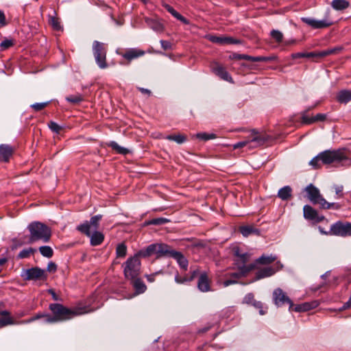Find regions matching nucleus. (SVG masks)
<instances>
[{"label":"nucleus","instance_id":"obj_1","mask_svg":"<svg viewBox=\"0 0 351 351\" xmlns=\"http://www.w3.org/2000/svg\"><path fill=\"white\" fill-rule=\"evenodd\" d=\"M140 254L149 257L152 255H156L157 258L168 256L174 258L180 267L184 270H186L189 265L188 260L180 252L171 250L170 246L165 243H153L149 245L145 249L140 252Z\"/></svg>","mask_w":351,"mask_h":351},{"label":"nucleus","instance_id":"obj_2","mask_svg":"<svg viewBox=\"0 0 351 351\" xmlns=\"http://www.w3.org/2000/svg\"><path fill=\"white\" fill-rule=\"evenodd\" d=\"M49 309L52 315L48 314L47 319L45 320L47 324L65 322L86 313L85 307L70 308L60 303H51Z\"/></svg>","mask_w":351,"mask_h":351},{"label":"nucleus","instance_id":"obj_3","mask_svg":"<svg viewBox=\"0 0 351 351\" xmlns=\"http://www.w3.org/2000/svg\"><path fill=\"white\" fill-rule=\"evenodd\" d=\"M29 232L27 243L32 244L38 241L48 243L51 237V228L40 221H32L27 227Z\"/></svg>","mask_w":351,"mask_h":351},{"label":"nucleus","instance_id":"obj_4","mask_svg":"<svg viewBox=\"0 0 351 351\" xmlns=\"http://www.w3.org/2000/svg\"><path fill=\"white\" fill-rule=\"evenodd\" d=\"M334 162H341L339 149H327L318 154L313 158L309 165L314 169H318L322 165H328Z\"/></svg>","mask_w":351,"mask_h":351},{"label":"nucleus","instance_id":"obj_5","mask_svg":"<svg viewBox=\"0 0 351 351\" xmlns=\"http://www.w3.org/2000/svg\"><path fill=\"white\" fill-rule=\"evenodd\" d=\"M307 197L313 204H319L321 208L324 209H335L340 208V204L338 203L328 202L320 194L319 189L312 184H310L306 188Z\"/></svg>","mask_w":351,"mask_h":351},{"label":"nucleus","instance_id":"obj_6","mask_svg":"<svg viewBox=\"0 0 351 351\" xmlns=\"http://www.w3.org/2000/svg\"><path fill=\"white\" fill-rule=\"evenodd\" d=\"M230 250L233 256L234 267H240L249 271L254 269V263L247 264L251 256L250 253L244 252L238 244L232 245Z\"/></svg>","mask_w":351,"mask_h":351},{"label":"nucleus","instance_id":"obj_7","mask_svg":"<svg viewBox=\"0 0 351 351\" xmlns=\"http://www.w3.org/2000/svg\"><path fill=\"white\" fill-rule=\"evenodd\" d=\"M145 249V248H143L139 250L133 256L128 258L124 263L123 273L127 279L136 278L139 276L141 270V261L139 260V257L145 258L141 255L140 252Z\"/></svg>","mask_w":351,"mask_h":351},{"label":"nucleus","instance_id":"obj_8","mask_svg":"<svg viewBox=\"0 0 351 351\" xmlns=\"http://www.w3.org/2000/svg\"><path fill=\"white\" fill-rule=\"evenodd\" d=\"M319 230L324 234L346 237L351 236V223L337 221L330 226L328 232L324 231L321 226H319Z\"/></svg>","mask_w":351,"mask_h":351},{"label":"nucleus","instance_id":"obj_9","mask_svg":"<svg viewBox=\"0 0 351 351\" xmlns=\"http://www.w3.org/2000/svg\"><path fill=\"white\" fill-rule=\"evenodd\" d=\"M93 51L95 62L100 69L108 67L106 62V49L104 44L99 41H94L93 44Z\"/></svg>","mask_w":351,"mask_h":351},{"label":"nucleus","instance_id":"obj_10","mask_svg":"<svg viewBox=\"0 0 351 351\" xmlns=\"http://www.w3.org/2000/svg\"><path fill=\"white\" fill-rule=\"evenodd\" d=\"M272 299L274 304L278 307H280L285 304H288L289 305V311L292 312L293 302L282 289L277 288L274 289L272 294Z\"/></svg>","mask_w":351,"mask_h":351},{"label":"nucleus","instance_id":"obj_11","mask_svg":"<svg viewBox=\"0 0 351 351\" xmlns=\"http://www.w3.org/2000/svg\"><path fill=\"white\" fill-rule=\"evenodd\" d=\"M101 218V215L93 216L89 221H86L84 223L77 226V230L86 236H90V228L93 227L95 230H97L99 228V221Z\"/></svg>","mask_w":351,"mask_h":351},{"label":"nucleus","instance_id":"obj_12","mask_svg":"<svg viewBox=\"0 0 351 351\" xmlns=\"http://www.w3.org/2000/svg\"><path fill=\"white\" fill-rule=\"evenodd\" d=\"M21 276L25 280H38L46 278L45 271L38 267L24 269Z\"/></svg>","mask_w":351,"mask_h":351},{"label":"nucleus","instance_id":"obj_13","mask_svg":"<svg viewBox=\"0 0 351 351\" xmlns=\"http://www.w3.org/2000/svg\"><path fill=\"white\" fill-rule=\"evenodd\" d=\"M301 21L313 29H324L332 25V22L326 18L317 20L311 17H302Z\"/></svg>","mask_w":351,"mask_h":351},{"label":"nucleus","instance_id":"obj_14","mask_svg":"<svg viewBox=\"0 0 351 351\" xmlns=\"http://www.w3.org/2000/svg\"><path fill=\"white\" fill-rule=\"evenodd\" d=\"M311 108L304 110L300 112L301 114V122L302 124L304 125H311L315 122L318 121H324L326 119V114L319 113L317 114L315 116L309 117L307 113L310 110Z\"/></svg>","mask_w":351,"mask_h":351},{"label":"nucleus","instance_id":"obj_15","mask_svg":"<svg viewBox=\"0 0 351 351\" xmlns=\"http://www.w3.org/2000/svg\"><path fill=\"white\" fill-rule=\"evenodd\" d=\"M303 213L305 219L314 221L316 223L321 222L325 219L323 215H319L317 211L309 205L304 206Z\"/></svg>","mask_w":351,"mask_h":351},{"label":"nucleus","instance_id":"obj_16","mask_svg":"<svg viewBox=\"0 0 351 351\" xmlns=\"http://www.w3.org/2000/svg\"><path fill=\"white\" fill-rule=\"evenodd\" d=\"M211 281L206 272L200 274L197 280V289L201 292H208L211 291Z\"/></svg>","mask_w":351,"mask_h":351},{"label":"nucleus","instance_id":"obj_17","mask_svg":"<svg viewBox=\"0 0 351 351\" xmlns=\"http://www.w3.org/2000/svg\"><path fill=\"white\" fill-rule=\"evenodd\" d=\"M208 39L212 43H217L219 45H233L241 43L239 40L230 36H210Z\"/></svg>","mask_w":351,"mask_h":351},{"label":"nucleus","instance_id":"obj_18","mask_svg":"<svg viewBox=\"0 0 351 351\" xmlns=\"http://www.w3.org/2000/svg\"><path fill=\"white\" fill-rule=\"evenodd\" d=\"M339 152L341 162V166H349L351 164V144L342 148H339Z\"/></svg>","mask_w":351,"mask_h":351},{"label":"nucleus","instance_id":"obj_19","mask_svg":"<svg viewBox=\"0 0 351 351\" xmlns=\"http://www.w3.org/2000/svg\"><path fill=\"white\" fill-rule=\"evenodd\" d=\"M269 139L267 135L265 134H261L255 130H252L251 132V138L250 140V143H254V146H261L265 144Z\"/></svg>","mask_w":351,"mask_h":351},{"label":"nucleus","instance_id":"obj_20","mask_svg":"<svg viewBox=\"0 0 351 351\" xmlns=\"http://www.w3.org/2000/svg\"><path fill=\"white\" fill-rule=\"evenodd\" d=\"M14 153L13 147L7 144L0 145V162H8Z\"/></svg>","mask_w":351,"mask_h":351},{"label":"nucleus","instance_id":"obj_21","mask_svg":"<svg viewBox=\"0 0 351 351\" xmlns=\"http://www.w3.org/2000/svg\"><path fill=\"white\" fill-rule=\"evenodd\" d=\"M278 269H275L273 267H265L258 269L256 272L255 280H258L262 278L270 277L273 276Z\"/></svg>","mask_w":351,"mask_h":351},{"label":"nucleus","instance_id":"obj_22","mask_svg":"<svg viewBox=\"0 0 351 351\" xmlns=\"http://www.w3.org/2000/svg\"><path fill=\"white\" fill-rule=\"evenodd\" d=\"M317 301H313L310 302H304L300 304L293 305L292 311L295 312H306L309 310L313 309L318 306Z\"/></svg>","mask_w":351,"mask_h":351},{"label":"nucleus","instance_id":"obj_23","mask_svg":"<svg viewBox=\"0 0 351 351\" xmlns=\"http://www.w3.org/2000/svg\"><path fill=\"white\" fill-rule=\"evenodd\" d=\"M145 54V51L136 48H131L128 49L124 53L122 54L123 58L128 61L138 58Z\"/></svg>","mask_w":351,"mask_h":351},{"label":"nucleus","instance_id":"obj_24","mask_svg":"<svg viewBox=\"0 0 351 351\" xmlns=\"http://www.w3.org/2000/svg\"><path fill=\"white\" fill-rule=\"evenodd\" d=\"M130 280H131V284L132 285V286L135 290V293L136 295L141 294L146 291L147 287H146L145 284L141 278H138V276L136 277V278H133V279H130Z\"/></svg>","mask_w":351,"mask_h":351},{"label":"nucleus","instance_id":"obj_25","mask_svg":"<svg viewBox=\"0 0 351 351\" xmlns=\"http://www.w3.org/2000/svg\"><path fill=\"white\" fill-rule=\"evenodd\" d=\"M213 71L221 79L229 82H233L232 77L224 67L218 65L213 69Z\"/></svg>","mask_w":351,"mask_h":351},{"label":"nucleus","instance_id":"obj_26","mask_svg":"<svg viewBox=\"0 0 351 351\" xmlns=\"http://www.w3.org/2000/svg\"><path fill=\"white\" fill-rule=\"evenodd\" d=\"M162 6L165 10L169 12L173 16H174L178 21L182 22L184 24H189V21L184 17L182 14L178 12L172 6L167 3H165Z\"/></svg>","mask_w":351,"mask_h":351},{"label":"nucleus","instance_id":"obj_27","mask_svg":"<svg viewBox=\"0 0 351 351\" xmlns=\"http://www.w3.org/2000/svg\"><path fill=\"white\" fill-rule=\"evenodd\" d=\"M88 237L90 238V243L92 246L99 245L104 240V235L98 231L90 233V236Z\"/></svg>","mask_w":351,"mask_h":351},{"label":"nucleus","instance_id":"obj_28","mask_svg":"<svg viewBox=\"0 0 351 351\" xmlns=\"http://www.w3.org/2000/svg\"><path fill=\"white\" fill-rule=\"evenodd\" d=\"M292 59L302 58H312L316 59H320L319 51H312V52H298L291 54Z\"/></svg>","mask_w":351,"mask_h":351},{"label":"nucleus","instance_id":"obj_29","mask_svg":"<svg viewBox=\"0 0 351 351\" xmlns=\"http://www.w3.org/2000/svg\"><path fill=\"white\" fill-rule=\"evenodd\" d=\"M337 99L339 103L347 104L351 101V90H340L337 95Z\"/></svg>","mask_w":351,"mask_h":351},{"label":"nucleus","instance_id":"obj_30","mask_svg":"<svg viewBox=\"0 0 351 351\" xmlns=\"http://www.w3.org/2000/svg\"><path fill=\"white\" fill-rule=\"evenodd\" d=\"M292 194V189L289 186H285L281 188L278 192V197L282 200H288Z\"/></svg>","mask_w":351,"mask_h":351},{"label":"nucleus","instance_id":"obj_31","mask_svg":"<svg viewBox=\"0 0 351 351\" xmlns=\"http://www.w3.org/2000/svg\"><path fill=\"white\" fill-rule=\"evenodd\" d=\"M331 6L335 10H343L350 6V2L346 0H333Z\"/></svg>","mask_w":351,"mask_h":351},{"label":"nucleus","instance_id":"obj_32","mask_svg":"<svg viewBox=\"0 0 351 351\" xmlns=\"http://www.w3.org/2000/svg\"><path fill=\"white\" fill-rule=\"evenodd\" d=\"M343 47L341 46L335 47L332 48L327 49L323 51H319V57L320 58H323L326 56H328L330 55L338 54L341 51Z\"/></svg>","mask_w":351,"mask_h":351},{"label":"nucleus","instance_id":"obj_33","mask_svg":"<svg viewBox=\"0 0 351 351\" xmlns=\"http://www.w3.org/2000/svg\"><path fill=\"white\" fill-rule=\"evenodd\" d=\"M277 257L275 255H266L263 254L258 258L256 260V263L261 265H268L276 260Z\"/></svg>","mask_w":351,"mask_h":351},{"label":"nucleus","instance_id":"obj_34","mask_svg":"<svg viewBox=\"0 0 351 351\" xmlns=\"http://www.w3.org/2000/svg\"><path fill=\"white\" fill-rule=\"evenodd\" d=\"M108 146L111 147L113 150H114L117 154L122 155H127L130 153L129 149L119 145V144L115 141H110L108 143Z\"/></svg>","mask_w":351,"mask_h":351},{"label":"nucleus","instance_id":"obj_35","mask_svg":"<svg viewBox=\"0 0 351 351\" xmlns=\"http://www.w3.org/2000/svg\"><path fill=\"white\" fill-rule=\"evenodd\" d=\"M239 231L242 234V235L245 237H248L252 234H259V230L254 228L251 226H243L239 228Z\"/></svg>","mask_w":351,"mask_h":351},{"label":"nucleus","instance_id":"obj_36","mask_svg":"<svg viewBox=\"0 0 351 351\" xmlns=\"http://www.w3.org/2000/svg\"><path fill=\"white\" fill-rule=\"evenodd\" d=\"M235 268L237 269L238 271L237 272H232L229 274L230 276L233 278V280L245 277L251 271L240 267H235Z\"/></svg>","mask_w":351,"mask_h":351},{"label":"nucleus","instance_id":"obj_37","mask_svg":"<svg viewBox=\"0 0 351 351\" xmlns=\"http://www.w3.org/2000/svg\"><path fill=\"white\" fill-rule=\"evenodd\" d=\"M165 138L169 141H173L178 144H182L186 141V136L181 134L167 135Z\"/></svg>","mask_w":351,"mask_h":351},{"label":"nucleus","instance_id":"obj_38","mask_svg":"<svg viewBox=\"0 0 351 351\" xmlns=\"http://www.w3.org/2000/svg\"><path fill=\"white\" fill-rule=\"evenodd\" d=\"M148 25L156 32H161L163 29V25L159 21L155 19H147Z\"/></svg>","mask_w":351,"mask_h":351},{"label":"nucleus","instance_id":"obj_39","mask_svg":"<svg viewBox=\"0 0 351 351\" xmlns=\"http://www.w3.org/2000/svg\"><path fill=\"white\" fill-rule=\"evenodd\" d=\"M276 59L275 56H250V61L252 62H271Z\"/></svg>","mask_w":351,"mask_h":351},{"label":"nucleus","instance_id":"obj_40","mask_svg":"<svg viewBox=\"0 0 351 351\" xmlns=\"http://www.w3.org/2000/svg\"><path fill=\"white\" fill-rule=\"evenodd\" d=\"M39 252L41 255L46 258H51L53 255V249L48 245H43L39 247Z\"/></svg>","mask_w":351,"mask_h":351},{"label":"nucleus","instance_id":"obj_41","mask_svg":"<svg viewBox=\"0 0 351 351\" xmlns=\"http://www.w3.org/2000/svg\"><path fill=\"white\" fill-rule=\"evenodd\" d=\"M251 306L258 309L261 315H264L267 312L268 307L265 306L264 304L261 301L256 300Z\"/></svg>","mask_w":351,"mask_h":351},{"label":"nucleus","instance_id":"obj_42","mask_svg":"<svg viewBox=\"0 0 351 351\" xmlns=\"http://www.w3.org/2000/svg\"><path fill=\"white\" fill-rule=\"evenodd\" d=\"M169 222V219L164 217L154 218L145 222L147 225L160 226Z\"/></svg>","mask_w":351,"mask_h":351},{"label":"nucleus","instance_id":"obj_43","mask_svg":"<svg viewBox=\"0 0 351 351\" xmlns=\"http://www.w3.org/2000/svg\"><path fill=\"white\" fill-rule=\"evenodd\" d=\"M196 138L206 141L211 139H215L217 138V135L214 133H206V132H199L196 134Z\"/></svg>","mask_w":351,"mask_h":351},{"label":"nucleus","instance_id":"obj_44","mask_svg":"<svg viewBox=\"0 0 351 351\" xmlns=\"http://www.w3.org/2000/svg\"><path fill=\"white\" fill-rule=\"evenodd\" d=\"M49 23L50 24V25L53 27V29L54 30L60 31L62 29V27L60 25V23L59 21V19L56 16H49Z\"/></svg>","mask_w":351,"mask_h":351},{"label":"nucleus","instance_id":"obj_45","mask_svg":"<svg viewBox=\"0 0 351 351\" xmlns=\"http://www.w3.org/2000/svg\"><path fill=\"white\" fill-rule=\"evenodd\" d=\"M36 252V249L33 247H27L22 250L18 254V258H26L29 257L32 254Z\"/></svg>","mask_w":351,"mask_h":351},{"label":"nucleus","instance_id":"obj_46","mask_svg":"<svg viewBox=\"0 0 351 351\" xmlns=\"http://www.w3.org/2000/svg\"><path fill=\"white\" fill-rule=\"evenodd\" d=\"M127 254V247L125 243H119L116 248V254L117 257L123 258Z\"/></svg>","mask_w":351,"mask_h":351},{"label":"nucleus","instance_id":"obj_47","mask_svg":"<svg viewBox=\"0 0 351 351\" xmlns=\"http://www.w3.org/2000/svg\"><path fill=\"white\" fill-rule=\"evenodd\" d=\"M66 100L73 104H77L84 100L81 94L69 95L66 97Z\"/></svg>","mask_w":351,"mask_h":351},{"label":"nucleus","instance_id":"obj_48","mask_svg":"<svg viewBox=\"0 0 351 351\" xmlns=\"http://www.w3.org/2000/svg\"><path fill=\"white\" fill-rule=\"evenodd\" d=\"M47 315H48V313H38L36 314L34 316L29 318L28 319L22 321L21 323L29 324V323H32V322H33L36 320H38L39 319H41V318H45V319H47Z\"/></svg>","mask_w":351,"mask_h":351},{"label":"nucleus","instance_id":"obj_49","mask_svg":"<svg viewBox=\"0 0 351 351\" xmlns=\"http://www.w3.org/2000/svg\"><path fill=\"white\" fill-rule=\"evenodd\" d=\"M14 324V321L10 315H5L3 317L0 318V328Z\"/></svg>","mask_w":351,"mask_h":351},{"label":"nucleus","instance_id":"obj_50","mask_svg":"<svg viewBox=\"0 0 351 351\" xmlns=\"http://www.w3.org/2000/svg\"><path fill=\"white\" fill-rule=\"evenodd\" d=\"M270 36L273 39H274L277 43H280L282 41L283 34L281 32L273 29L270 32Z\"/></svg>","mask_w":351,"mask_h":351},{"label":"nucleus","instance_id":"obj_51","mask_svg":"<svg viewBox=\"0 0 351 351\" xmlns=\"http://www.w3.org/2000/svg\"><path fill=\"white\" fill-rule=\"evenodd\" d=\"M50 101H45V102H41V103H35L30 106V107L34 109V111L38 112L44 109L45 107H47L49 104Z\"/></svg>","mask_w":351,"mask_h":351},{"label":"nucleus","instance_id":"obj_52","mask_svg":"<svg viewBox=\"0 0 351 351\" xmlns=\"http://www.w3.org/2000/svg\"><path fill=\"white\" fill-rule=\"evenodd\" d=\"M255 301L256 300L254 299V293H248L244 296L242 303L247 305H252Z\"/></svg>","mask_w":351,"mask_h":351},{"label":"nucleus","instance_id":"obj_53","mask_svg":"<svg viewBox=\"0 0 351 351\" xmlns=\"http://www.w3.org/2000/svg\"><path fill=\"white\" fill-rule=\"evenodd\" d=\"M48 126L52 132L56 134H59L62 129V126L59 125L57 123L52 121L48 123Z\"/></svg>","mask_w":351,"mask_h":351},{"label":"nucleus","instance_id":"obj_54","mask_svg":"<svg viewBox=\"0 0 351 351\" xmlns=\"http://www.w3.org/2000/svg\"><path fill=\"white\" fill-rule=\"evenodd\" d=\"M14 45V42L11 39H5L1 43V47L3 49H8L9 47Z\"/></svg>","mask_w":351,"mask_h":351},{"label":"nucleus","instance_id":"obj_55","mask_svg":"<svg viewBox=\"0 0 351 351\" xmlns=\"http://www.w3.org/2000/svg\"><path fill=\"white\" fill-rule=\"evenodd\" d=\"M231 58L236 60H250V56L246 54H241V53H233L231 56Z\"/></svg>","mask_w":351,"mask_h":351},{"label":"nucleus","instance_id":"obj_56","mask_svg":"<svg viewBox=\"0 0 351 351\" xmlns=\"http://www.w3.org/2000/svg\"><path fill=\"white\" fill-rule=\"evenodd\" d=\"M161 47L164 50H169L172 49V45L171 42L165 40H160V41Z\"/></svg>","mask_w":351,"mask_h":351},{"label":"nucleus","instance_id":"obj_57","mask_svg":"<svg viewBox=\"0 0 351 351\" xmlns=\"http://www.w3.org/2000/svg\"><path fill=\"white\" fill-rule=\"evenodd\" d=\"M175 281L179 284L190 282L188 277H180L178 274L175 276Z\"/></svg>","mask_w":351,"mask_h":351},{"label":"nucleus","instance_id":"obj_58","mask_svg":"<svg viewBox=\"0 0 351 351\" xmlns=\"http://www.w3.org/2000/svg\"><path fill=\"white\" fill-rule=\"evenodd\" d=\"M249 143H250V140L249 141H240V142H238V143H235L233 145V147H234V149L242 148V147H245V145H247Z\"/></svg>","mask_w":351,"mask_h":351},{"label":"nucleus","instance_id":"obj_59","mask_svg":"<svg viewBox=\"0 0 351 351\" xmlns=\"http://www.w3.org/2000/svg\"><path fill=\"white\" fill-rule=\"evenodd\" d=\"M343 186L342 185L335 186V193L338 195V197H343Z\"/></svg>","mask_w":351,"mask_h":351},{"label":"nucleus","instance_id":"obj_60","mask_svg":"<svg viewBox=\"0 0 351 351\" xmlns=\"http://www.w3.org/2000/svg\"><path fill=\"white\" fill-rule=\"evenodd\" d=\"M57 270V265L53 262H49L47 265V271L49 272H55Z\"/></svg>","mask_w":351,"mask_h":351},{"label":"nucleus","instance_id":"obj_61","mask_svg":"<svg viewBox=\"0 0 351 351\" xmlns=\"http://www.w3.org/2000/svg\"><path fill=\"white\" fill-rule=\"evenodd\" d=\"M48 293L51 294L52 298L55 301H60L61 300L60 298L56 294V293L54 291L53 289H50L48 290Z\"/></svg>","mask_w":351,"mask_h":351},{"label":"nucleus","instance_id":"obj_62","mask_svg":"<svg viewBox=\"0 0 351 351\" xmlns=\"http://www.w3.org/2000/svg\"><path fill=\"white\" fill-rule=\"evenodd\" d=\"M6 25L5 16L3 11L0 10V26Z\"/></svg>","mask_w":351,"mask_h":351},{"label":"nucleus","instance_id":"obj_63","mask_svg":"<svg viewBox=\"0 0 351 351\" xmlns=\"http://www.w3.org/2000/svg\"><path fill=\"white\" fill-rule=\"evenodd\" d=\"M237 280L233 279H228L223 282L224 287H228L231 285L237 284Z\"/></svg>","mask_w":351,"mask_h":351},{"label":"nucleus","instance_id":"obj_64","mask_svg":"<svg viewBox=\"0 0 351 351\" xmlns=\"http://www.w3.org/2000/svg\"><path fill=\"white\" fill-rule=\"evenodd\" d=\"M198 273H199L198 269H195L193 271H191V274L190 277H188L189 281H192L196 277V276Z\"/></svg>","mask_w":351,"mask_h":351}]
</instances>
